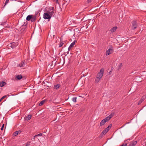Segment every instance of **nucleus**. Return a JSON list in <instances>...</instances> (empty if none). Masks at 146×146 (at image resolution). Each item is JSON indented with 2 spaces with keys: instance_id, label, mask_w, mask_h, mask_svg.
I'll list each match as a JSON object with an SVG mask.
<instances>
[{
  "instance_id": "obj_35",
  "label": "nucleus",
  "mask_w": 146,
  "mask_h": 146,
  "mask_svg": "<svg viewBox=\"0 0 146 146\" xmlns=\"http://www.w3.org/2000/svg\"><path fill=\"white\" fill-rule=\"evenodd\" d=\"M17 132H18V134L19 133H20L21 132V131L20 130H19V131H17Z\"/></svg>"
},
{
  "instance_id": "obj_32",
  "label": "nucleus",
  "mask_w": 146,
  "mask_h": 146,
  "mask_svg": "<svg viewBox=\"0 0 146 146\" xmlns=\"http://www.w3.org/2000/svg\"><path fill=\"white\" fill-rule=\"evenodd\" d=\"M8 2H9V0H6V1L5 2V5L4 6V7L5 6V5H6V4H7V3H8Z\"/></svg>"
},
{
  "instance_id": "obj_4",
  "label": "nucleus",
  "mask_w": 146,
  "mask_h": 146,
  "mask_svg": "<svg viewBox=\"0 0 146 146\" xmlns=\"http://www.w3.org/2000/svg\"><path fill=\"white\" fill-rule=\"evenodd\" d=\"M137 24L135 21H133L132 22L131 28L134 30L137 28Z\"/></svg>"
},
{
  "instance_id": "obj_18",
  "label": "nucleus",
  "mask_w": 146,
  "mask_h": 146,
  "mask_svg": "<svg viewBox=\"0 0 146 146\" xmlns=\"http://www.w3.org/2000/svg\"><path fill=\"white\" fill-rule=\"evenodd\" d=\"M100 79L99 78H98V77H96L95 79V83H98L99 82L100 80Z\"/></svg>"
},
{
  "instance_id": "obj_11",
  "label": "nucleus",
  "mask_w": 146,
  "mask_h": 146,
  "mask_svg": "<svg viewBox=\"0 0 146 146\" xmlns=\"http://www.w3.org/2000/svg\"><path fill=\"white\" fill-rule=\"evenodd\" d=\"M137 143V142L136 141H133L129 144L128 146H135Z\"/></svg>"
},
{
  "instance_id": "obj_5",
  "label": "nucleus",
  "mask_w": 146,
  "mask_h": 146,
  "mask_svg": "<svg viewBox=\"0 0 146 146\" xmlns=\"http://www.w3.org/2000/svg\"><path fill=\"white\" fill-rule=\"evenodd\" d=\"M76 42V41L74 40L73 42L70 44V46L68 48V53H69V51L73 46L75 44Z\"/></svg>"
},
{
  "instance_id": "obj_36",
  "label": "nucleus",
  "mask_w": 146,
  "mask_h": 146,
  "mask_svg": "<svg viewBox=\"0 0 146 146\" xmlns=\"http://www.w3.org/2000/svg\"><path fill=\"white\" fill-rule=\"evenodd\" d=\"M129 123V122H127L125 123L123 126L122 127H124V126H125L126 124H128Z\"/></svg>"
},
{
  "instance_id": "obj_12",
  "label": "nucleus",
  "mask_w": 146,
  "mask_h": 146,
  "mask_svg": "<svg viewBox=\"0 0 146 146\" xmlns=\"http://www.w3.org/2000/svg\"><path fill=\"white\" fill-rule=\"evenodd\" d=\"M6 83L5 82H0V87H2L6 85Z\"/></svg>"
},
{
  "instance_id": "obj_15",
  "label": "nucleus",
  "mask_w": 146,
  "mask_h": 146,
  "mask_svg": "<svg viewBox=\"0 0 146 146\" xmlns=\"http://www.w3.org/2000/svg\"><path fill=\"white\" fill-rule=\"evenodd\" d=\"M32 117V115H29L25 117V119L26 120H28L31 119Z\"/></svg>"
},
{
  "instance_id": "obj_29",
  "label": "nucleus",
  "mask_w": 146,
  "mask_h": 146,
  "mask_svg": "<svg viewBox=\"0 0 146 146\" xmlns=\"http://www.w3.org/2000/svg\"><path fill=\"white\" fill-rule=\"evenodd\" d=\"M6 96H4L3 97H2L1 98L0 100V102L2 100H3V99L6 98Z\"/></svg>"
},
{
  "instance_id": "obj_28",
  "label": "nucleus",
  "mask_w": 146,
  "mask_h": 146,
  "mask_svg": "<svg viewBox=\"0 0 146 146\" xmlns=\"http://www.w3.org/2000/svg\"><path fill=\"white\" fill-rule=\"evenodd\" d=\"M30 142H28L26 144L25 146H29L30 145Z\"/></svg>"
},
{
  "instance_id": "obj_19",
  "label": "nucleus",
  "mask_w": 146,
  "mask_h": 146,
  "mask_svg": "<svg viewBox=\"0 0 146 146\" xmlns=\"http://www.w3.org/2000/svg\"><path fill=\"white\" fill-rule=\"evenodd\" d=\"M108 131L106 130V129H105L102 132V134H103V135L105 134Z\"/></svg>"
},
{
  "instance_id": "obj_27",
  "label": "nucleus",
  "mask_w": 146,
  "mask_h": 146,
  "mask_svg": "<svg viewBox=\"0 0 146 146\" xmlns=\"http://www.w3.org/2000/svg\"><path fill=\"white\" fill-rule=\"evenodd\" d=\"M18 132H17V131L15 132L14 133H13V135H14V136H17V135H18Z\"/></svg>"
},
{
  "instance_id": "obj_13",
  "label": "nucleus",
  "mask_w": 146,
  "mask_h": 146,
  "mask_svg": "<svg viewBox=\"0 0 146 146\" xmlns=\"http://www.w3.org/2000/svg\"><path fill=\"white\" fill-rule=\"evenodd\" d=\"M22 77L21 75H17L15 78V79L17 80H20L21 79Z\"/></svg>"
},
{
  "instance_id": "obj_3",
  "label": "nucleus",
  "mask_w": 146,
  "mask_h": 146,
  "mask_svg": "<svg viewBox=\"0 0 146 146\" xmlns=\"http://www.w3.org/2000/svg\"><path fill=\"white\" fill-rule=\"evenodd\" d=\"M113 52V50L112 47L111 46L109 49L106 50V55L108 56L110 54L112 53Z\"/></svg>"
},
{
  "instance_id": "obj_1",
  "label": "nucleus",
  "mask_w": 146,
  "mask_h": 146,
  "mask_svg": "<svg viewBox=\"0 0 146 146\" xmlns=\"http://www.w3.org/2000/svg\"><path fill=\"white\" fill-rule=\"evenodd\" d=\"M54 13V8L53 7H50L48 11L44 13L43 14V18L45 19H50Z\"/></svg>"
},
{
  "instance_id": "obj_9",
  "label": "nucleus",
  "mask_w": 146,
  "mask_h": 146,
  "mask_svg": "<svg viewBox=\"0 0 146 146\" xmlns=\"http://www.w3.org/2000/svg\"><path fill=\"white\" fill-rule=\"evenodd\" d=\"M25 62L24 61L21 62L19 65V66L20 67L25 66Z\"/></svg>"
},
{
  "instance_id": "obj_7",
  "label": "nucleus",
  "mask_w": 146,
  "mask_h": 146,
  "mask_svg": "<svg viewBox=\"0 0 146 146\" xmlns=\"http://www.w3.org/2000/svg\"><path fill=\"white\" fill-rule=\"evenodd\" d=\"M107 121H108L105 118L103 119L101 121L100 124V126H102L104 125Z\"/></svg>"
},
{
  "instance_id": "obj_31",
  "label": "nucleus",
  "mask_w": 146,
  "mask_h": 146,
  "mask_svg": "<svg viewBox=\"0 0 146 146\" xmlns=\"http://www.w3.org/2000/svg\"><path fill=\"white\" fill-rule=\"evenodd\" d=\"M54 2H55L56 4H58V0H52Z\"/></svg>"
},
{
  "instance_id": "obj_23",
  "label": "nucleus",
  "mask_w": 146,
  "mask_h": 146,
  "mask_svg": "<svg viewBox=\"0 0 146 146\" xmlns=\"http://www.w3.org/2000/svg\"><path fill=\"white\" fill-rule=\"evenodd\" d=\"M72 101L74 102H76V97H74L72 99Z\"/></svg>"
},
{
  "instance_id": "obj_2",
  "label": "nucleus",
  "mask_w": 146,
  "mask_h": 146,
  "mask_svg": "<svg viewBox=\"0 0 146 146\" xmlns=\"http://www.w3.org/2000/svg\"><path fill=\"white\" fill-rule=\"evenodd\" d=\"M103 74L104 69L102 68L100 70V72L97 74L96 77L101 79L102 77Z\"/></svg>"
},
{
  "instance_id": "obj_34",
  "label": "nucleus",
  "mask_w": 146,
  "mask_h": 146,
  "mask_svg": "<svg viewBox=\"0 0 146 146\" xmlns=\"http://www.w3.org/2000/svg\"><path fill=\"white\" fill-rule=\"evenodd\" d=\"M127 144L126 143H125L123 144L122 145H121V146H127Z\"/></svg>"
},
{
  "instance_id": "obj_26",
  "label": "nucleus",
  "mask_w": 146,
  "mask_h": 146,
  "mask_svg": "<svg viewBox=\"0 0 146 146\" xmlns=\"http://www.w3.org/2000/svg\"><path fill=\"white\" fill-rule=\"evenodd\" d=\"M42 133H40L39 134H38L37 135H35V137H37V136H41L42 135Z\"/></svg>"
},
{
  "instance_id": "obj_6",
  "label": "nucleus",
  "mask_w": 146,
  "mask_h": 146,
  "mask_svg": "<svg viewBox=\"0 0 146 146\" xmlns=\"http://www.w3.org/2000/svg\"><path fill=\"white\" fill-rule=\"evenodd\" d=\"M117 28V27L116 26L113 27L110 31V33L111 34L115 32Z\"/></svg>"
},
{
  "instance_id": "obj_30",
  "label": "nucleus",
  "mask_w": 146,
  "mask_h": 146,
  "mask_svg": "<svg viewBox=\"0 0 146 146\" xmlns=\"http://www.w3.org/2000/svg\"><path fill=\"white\" fill-rule=\"evenodd\" d=\"M143 102V101L142 100H140L139 101V102H138V105H139L140 104H141V103Z\"/></svg>"
},
{
  "instance_id": "obj_10",
  "label": "nucleus",
  "mask_w": 146,
  "mask_h": 146,
  "mask_svg": "<svg viewBox=\"0 0 146 146\" xmlns=\"http://www.w3.org/2000/svg\"><path fill=\"white\" fill-rule=\"evenodd\" d=\"M113 114H111L110 115H109L108 117L105 118L106 119H107L108 121H109L110 119L113 116Z\"/></svg>"
},
{
  "instance_id": "obj_17",
  "label": "nucleus",
  "mask_w": 146,
  "mask_h": 146,
  "mask_svg": "<svg viewBox=\"0 0 146 146\" xmlns=\"http://www.w3.org/2000/svg\"><path fill=\"white\" fill-rule=\"evenodd\" d=\"M60 86V85L59 84H57L56 85H55L54 86V89H57Z\"/></svg>"
},
{
  "instance_id": "obj_16",
  "label": "nucleus",
  "mask_w": 146,
  "mask_h": 146,
  "mask_svg": "<svg viewBox=\"0 0 146 146\" xmlns=\"http://www.w3.org/2000/svg\"><path fill=\"white\" fill-rule=\"evenodd\" d=\"M32 15H28L26 18V20L28 21H29L31 19Z\"/></svg>"
},
{
  "instance_id": "obj_33",
  "label": "nucleus",
  "mask_w": 146,
  "mask_h": 146,
  "mask_svg": "<svg viewBox=\"0 0 146 146\" xmlns=\"http://www.w3.org/2000/svg\"><path fill=\"white\" fill-rule=\"evenodd\" d=\"M4 124H3V125H2L1 128V130H3L4 127Z\"/></svg>"
},
{
  "instance_id": "obj_24",
  "label": "nucleus",
  "mask_w": 146,
  "mask_h": 146,
  "mask_svg": "<svg viewBox=\"0 0 146 146\" xmlns=\"http://www.w3.org/2000/svg\"><path fill=\"white\" fill-rule=\"evenodd\" d=\"M64 44V43L63 42H61L60 43V44L59 45V47H62Z\"/></svg>"
},
{
  "instance_id": "obj_8",
  "label": "nucleus",
  "mask_w": 146,
  "mask_h": 146,
  "mask_svg": "<svg viewBox=\"0 0 146 146\" xmlns=\"http://www.w3.org/2000/svg\"><path fill=\"white\" fill-rule=\"evenodd\" d=\"M18 44L17 43L15 42H13L11 43L10 47L13 49L16 47L17 45Z\"/></svg>"
},
{
  "instance_id": "obj_37",
  "label": "nucleus",
  "mask_w": 146,
  "mask_h": 146,
  "mask_svg": "<svg viewBox=\"0 0 146 146\" xmlns=\"http://www.w3.org/2000/svg\"><path fill=\"white\" fill-rule=\"evenodd\" d=\"M92 0H88V2L89 3Z\"/></svg>"
},
{
  "instance_id": "obj_25",
  "label": "nucleus",
  "mask_w": 146,
  "mask_h": 146,
  "mask_svg": "<svg viewBox=\"0 0 146 146\" xmlns=\"http://www.w3.org/2000/svg\"><path fill=\"white\" fill-rule=\"evenodd\" d=\"M146 98V96H143L142 97L141 99L143 101L145 100Z\"/></svg>"
},
{
  "instance_id": "obj_20",
  "label": "nucleus",
  "mask_w": 146,
  "mask_h": 146,
  "mask_svg": "<svg viewBox=\"0 0 146 146\" xmlns=\"http://www.w3.org/2000/svg\"><path fill=\"white\" fill-rule=\"evenodd\" d=\"M122 66V64L121 63H120L118 65V69L119 70L120 69Z\"/></svg>"
},
{
  "instance_id": "obj_21",
  "label": "nucleus",
  "mask_w": 146,
  "mask_h": 146,
  "mask_svg": "<svg viewBox=\"0 0 146 146\" xmlns=\"http://www.w3.org/2000/svg\"><path fill=\"white\" fill-rule=\"evenodd\" d=\"M111 124H110L109 126H108L106 128V130H107L108 131H109V130L111 128Z\"/></svg>"
},
{
  "instance_id": "obj_22",
  "label": "nucleus",
  "mask_w": 146,
  "mask_h": 146,
  "mask_svg": "<svg viewBox=\"0 0 146 146\" xmlns=\"http://www.w3.org/2000/svg\"><path fill=\"white\" fill-rule=\"evenodd\" d=\"M44 100L41 101L39 104V106H40L44 104Z\"/></svg>"
},
{
  "instance_id": "obj_38",
  "label": "nucleus",
  "mask_w": 146,
  "mask_h": 146,
  "mask_svg": "<svg viewBox=\"0 0 146 146\" xmlns=\"http://www.w3.org/2000/svg\"><path fill=\"white\" fill-rule=\"evenodd\" d=\"M35 137V136H34L33 137V139H34V140H35V137Z\"/></svg>"
},
{
  "instance_id": "obj_14",
  "label": "nucleus",
  "mask_w": 146,
  "mask_h": 146,
  "mask_svg": "<svg viewBox=\"0 0 146 146\" xmlns=\"http://www.w3.org/2000/svg\"><path fill=\"white\" fill-rule=\"evenodd\" d=\"M36 19V17L34 15H32L31 19V22H34Z\"/></svg>"
}]
</instances>
